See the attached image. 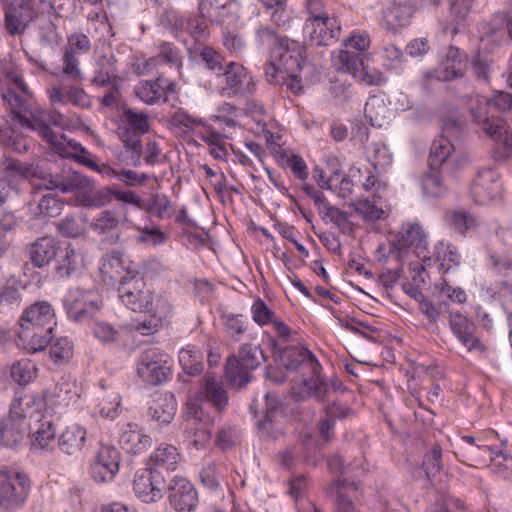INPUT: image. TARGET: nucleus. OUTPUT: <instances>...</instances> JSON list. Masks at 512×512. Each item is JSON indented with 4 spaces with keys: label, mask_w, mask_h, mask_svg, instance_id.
<instances>
[{
    "label": "nucleus",
    "mask_w": 512,
    "mask_h": 512,
    "mask_svg": "<svg viewBox=\"0 0 512 512\" xmlns=\"http://www.w3.org/2000/svg\"><path fill=\"white\" fill-rule=\"evenodd\" d=\"M28 325L55 327V312L51 304L46 301H39L30 305L20 318V327Z\"/></svg>",
    "instance_id": "obj_33"
},
{
    "label": "nucleus",
    "mask_w": 512,
    "mask_h": 512,
    "mask_svg": "<svg viewBox=\"0 0 512 512\" xmlns=\"http://www.w3.org/2000/svg\"><path fill=\"white\" fill-rule=\"evenodd\" d=\"M219 76L223 77V85L218 89V93L222 97H247L256 90V83L252 75L241 63L234 61L227 63Z\"/></svg>",
    "instance_id": "obj_6"
},
{
    "label": "nucleus",
    "mask_w": 512,
    "mask_h": 512,
    "mask_svg": "<svg viewBox=\"0 0 512 512\" xmlns=\"http://www.w3.org/2000/svg\"><path fill=\"white\" fill-rule=\"evenodd\" d=\"M200 59L205 63L207 69L213 71L218 76L225 69L224 59L216 50L205 46L199 52Z\"/></svg>",
    "instance_id": "obj_63"
},
{
    "label": "nucleus",
    "mask_w": 512,
    "mask_h": 512,
    "mask_svg": "<svg viewBox=\"0 0 512 512\" xmlns=\"http://www.w3.org/2000/svg\"><path fill=\"white\" fill-rule=\"evenodd\" d=\"M149 130L150 118L146 112L123 107L117 133L124 147L136 155L138 160L142 152L141 136Z\"/></svg>",
    "instance_id": "obj_3"
},
{
    "label": "nucleus",
    "mask_w": 512,
    "mask_h": 512,
    "mask_svg": "<svg viewBox=\"0 0 512 512\" xmlns=\"http://www.w3.org/2000/svg\"><path fill=\"white\" fill-rule=\"evenodd\" d=\"M168 500L176 512H193L198 504V492L193 484L183 477H174L167 487Z\"/></svg>",
    "instance_id": "obj_16"
},
{
    "label": "nucleus",
    "mask_w": 512,
    "mask_h": 512,
    "mask_svg": "<svg viewBox=\"0 0 512 512\" xmlns=\"http://www.w3.org/2000/svg\"><path fill=\"white\" fill-rule=\"evenodd\" d=\"M116 62L117 60L113 55H103L99 57L91 82L99 87H106L110 84L117 83L119 77Z\"/></svg>",
    "instance_id": "obj_36"
},
{
    "label": "nucleus",
    "mask_w": 512,
    "mask_h": 512,
    "mask_svg": "<svg viewBox=\"0 0 512 512\" xmlns=\"http://www.w3.org/2000/svg\"><path fill=\"white\" fill-rule=\"evenodd\" d=\"M180 461L177 448L170 444L159 446L149 457L147 467L164 479L170 472L176 470Z\"/></svg>",
    "instance_id": "obj_28"
},
{
    "label": "nucleus",
    "mask_w": 512,
    "mask_h": 512,
    "mask_svg": "<svg viewBox=\"0 0 512 512\" xmlns=\"http://www.w3.org/2000/svg\"><path fill=\"white\" fill-rule=\"evenodd\" d=\"M91 293L80 289L71 290L64 299V307L69 318L76 322H83L84 306L87 299L92 298Z\"/></svg>",
    "instance_id": "obj_38"
},
{
    "label": "nucleus",
    "mask_w": 512,
    "mask_h": 512,
    "mask_svg": "<svg viewBox=\"0 0 512 512\" xmlns=\"http://www.w3.org/2000/svg\"><path fill=\"white\" fill-rule=\"evenodd\" d=\"M118 443L127 453L141 454L152 444L150 436L142 433L136 424H126L119 434Z\"/></svg>",
    "instance_id": "obj_30"
},
{
    "label": "nucleus",
    "mask_w": 512,
    "mask_h": 512,
    "mask_svg": "<svg viewBox=\"0 0 512 512\" xmlns=\"http://www.w3.org/2000/svg\"><path fill=\"white\" fill-rule=\"evenodd\" d=\"M86 429L77 424L68 425L58 437V447L61 452L67 455H75L79 453L86 443Z\"/></svg>",
    "instance_id": "obj_34"
},
{
    "label": "nucleus",
    "mask_w": 512,
    "mask_h": 512,
    "mask_svg": "<svg viewBox=\"0 0 512 512\" xmlns=\"http://www.w3.org/2000/svg\"><path fill=\"white\" fill-rule=\"evenodd\" d=\"M166 487V479L148 467L138 470L134 475L133 491L144 503H154L162 499Z\"/></svg>",
    "instance_id": "obj_12"
},
{
    "label": "nucleus",
    "mask_w": 512,
    "mask_h": 512,
    "mask_svg": "<svg viewBox=\"0 0 512 512\" xmlns=\"http://www.w3.org/2000/svg\"><path fill=\"white\" fill-rule=\"evenodd\" d=\"M179 363L183 371L190 376H197L203 372V354L194 346H187L179 352Z\"/></svg>",
    "instance_id": "obj_39"
},
{
    "label": "nucleus",
    "mask_w": 512,
    "mask_h": 512,
    "mask_svg": "<svg viewBox=\"0 0 512 512\" xmlns=\"http://www.w3.org/2000/svg\"><path fill=\"white\" fill-rule=\"evenodd\" d=\"M427 246V234L422 226L416 222L403 224L398 234L397 242L393 244V247L398 250V257L401 256L400 252L406 248H414L418 255H420L427 250Z\"/></svg>",
    "instance_id": "obj_27"
},
{
    "label": "nucleus",
    "mask_w": 512,
    "mask_h": 512,
    "mask_svg": "<svg viewBox=\"0 0 512 512\" xmlns=\"http://www.w3.org/2000/svg\"><path fill=\"white\" fill-rule=\"evenodd\" d=\"M414 15L413 6L407 1H388L382 10V22L390 32L397 33L410 25Z\"/></svg>",
    "instance_id": "obj_21"
},
{
    "label": "nucleus",
    "mask_w": 512,
    "mask_h": 512,
    "mask_svg": "<svg viewBox=\"0 0 512 512\" xmlns=\"http://www.w3.org/2000/svg\"><path fill=\"white\" fill-rule=\"evenodd\" d=\"M93 186L94 182L89 177L76 171H69L63 174L49 175L46 189H59L63 193H87L92 190Z\"/></svg>",
    "instance_id": "obj_24"
},
{
    "label": "nucleus",
    "mask_w": 512,
    "mask_h": 512,
    "mask_svg": "<svg viewBox=\"0 0 512 512\" xmlns=\"http://www.w3.org/2000/svg\"><path fill=\"white\" fill-rule=\"evenodd\" d=\"M26 426L5 418L0 419V444L7 447L18 445L24 436Z\"/></svg>",
    "instance_id": "obj_43"
},
{
    "label": "nucleus",
    "mask_w": 512,
    "mask_h": 512,
    "mask_svg": "<svg viewBox=\"0 0 512 512\" xmlns=\"http://www.w3.org/2000/svg\"><path fill=\"white\" fill-rule=\"evenodd\" d=\"M449 325L452 333L469 350L485 352L486 346L476 336V326L460 312L449 313Z\"/></svg>",
    "instance_id": "obj_20"
},
{
    "label": "nucleus",
    "mask_w": 512,
    "mask_h": 512,
    "mask_svg": "<svg viewBox=\"0 0 512 512\" xmlns=\"http://www.w3.org/2000/svg\"><path fill=\"white\" fill-rule=\"evenodd\" d=\"M120 223L118 214L113 210H103L95 216L90 224L97 234H107L115 230Z\"/></svg>",
    "instance_id": "obj_53"
},
{
    "label": "nucleus",
    "mask_w": 512,
    "mask_h": 512,
    "mask_svg": "<svg viewBox=\"0 0 512 512\" xmlns=\"http://www.w3.org/2000/svg\"><path fill=\"white\" fill-rule=\"evenodd\" d=\"M80 392L81 388L76 380L70 375H65L56 383L49 400L54 405L69 406L77 402Z\"/></svg>",
    "instance_id": "obj_35"
},
{
    "label": "nucleus",
    "mask_w": 512,
    "mask_h": 512,
    "mask_svg": "<svg viewBox=\"0 0 512 512\" xmlns=\"http://www.w3.org/2000/svg\"><path fill=\"white\" fill-rule=\"evenodd\" d=\"M383 65L391 71L402 69L403 52L394 44H386L382 51Z\"/></svg>",
    "instance_id": "obj_62"
},
{
    "label": "nucleus",
    "mask_w": 512,
    "mask_h": 512,
    "mask_svg": "<svg viewBox=\"0 0 512 512\" xmlns=\"http://www.w3.org/2000/svg\"><path fill=\"white\" fill-rule=\"evenodd\" d=\"M80 256L72 248H66L65 254L58 261L57 274L61 277L70 276L79 265Z\"/></svg>",
    "instance_id": "obj_64"
},
{
    "label": "nucleus",
    "mask_w": 512,
    "mask_h": 512,
    "mask_svg": "<svg viewBox=\"0 0 512 512\" xmlns=\"http://www.w3.org/2000/svg\"><path fill=\"white\" fill-rule=\"evenodd\" d=\"M73 343L67 337H60L50 347V357L56 364H63L73 356Z\"/></svg>",
    "instance_id": "obj_57"
},
{
    "label": "nucleus",
    "mask_w": 512,
    "mask_h": 512,
    "mask_svg": "<svg viewBox=\"0 0 512 512\" xmlns=\"http://www.w3.org/2000/svg\"><path fill=\"white\" fill-rule=\"evenodd\" d=\"M468 69V55L456 46H449L434 70L435 77L444 82L464 77Z\"/></svg>",
    "instance_id": "obj_14"
},
{
    "label": "nucleus",
    "mask_w": 512,
    "mask_h": 512,
    "mask_svg": "<svg viewBox=\"0 0 512 512\" xmlns=\"http://www.w3.org/2000/svg\"><path fill=\"white\" fill-rule=\"evenodd\" d=\"M464 122L455 119H448L444 122L442 135L435 139L431 145L428 164L431 169H442L446 174H452L460 165L459 153L456 151L451 139L463 130Z\"/></svg>",
    "instance_id": "obj_2"
},
{
    "label": "nucleus",
    "mask_w": 512,
    "mask_h": 512,
    "mask_svg": "<svg viewBox=\"0 0 512 512\" xmlns=\"http://www.w3.org/2000/svg\"><path fill=\"white\" fill-rule=\"evenodd\" d=\"M137 373L146 383L158 385L167 379L169 367L165 361L157 358L156 352L148 351L142 354Z\"/></svg>",
    "instance_id": "obj_25"
},
{
    "label": "nucleus",
    "mask_w": 512,
    "mask_h": 512,
    "mask_svg": "<svg viewBox=\"0 0 512 512\" xmlns=\"http://www.w3.org/2000/svg\"><path fill=\"white\" fill-rule=\"evenodd\" d=\"M101 274L105 278H109L113 282H118L119 286L123 284L126 277L130 278L133 274H138L137 271L130 267H125L123 254L120 251H112L102 257V264L100 267Z\"/></svg>",
    "instance_id": "obj_31"
},
{
    "label": "nucleus",
    "mask_w": 512,
    "mask_h": 512,
    "mask_svg": "<svg viewBox=\"0 0 512 512\" xmlns=\"http://www.w3.org/2000/svg\"><path fill=\"white\" fill-rule=\"evenodd\" d=\"M143 210L154 215L158 219H170L175 214V209L165 194H152L147 201H144Z\"/></svg>",
    "instance_id": "obj_40"
},
{
    "label": "nucleus",
    "mask_w": 512,
    "mask_h": 512,
    "mask_svg": "<svg viewBox=\"0 0 512 512\" xmlns=\"http://www.w3.org/2000/svg\"><path fill=\"white\" fill-rule=\"evenodd\" d=\"M177 401L173 393H154L148 403V416L160 424L167 425L173 420Z\"/></svg>",
    "instance_id": "obj_26"
},
{
    "label": "nucleus",
    "mask_w": 512,
    "mask_h": 512,
    "mask_svg": "<svg viewBox=\"0 0 512 512\" xmlns=\"http://www.w3.org/2000/svg\"><path fill=\"white\" fill-rule=\"evenodd\" d=\"M493 135H487L495 142L493 157L498 161H504L512 157V132H510L503 121L501 131H492Z\"/></svg>",
    "instance_id": "obj_42"
},
{
    "label": "nucleus",
    "mask_w": 512,
    "mask_h": 512,
    "mask_svg": "<svg viewBox=\"0 0 512 512\" xmlns=\"http://www.w3.org/2000/svg\"><path fill=\"white\" fill-rule=\"evenodd\" d=\"M31 481L18 470H0V509L15 511L21 508L30 492Z\"/></svg>",
    "instance_id": "obj_5"
},
{
    "label": "nucleus",
    "mask_w": 512,
    "mask_h": 512,
    "mask_svg": "<svg viewBox=\"0 0 512 512\" xmlns=\"http://www.w3.org/2000/svg\"><path fill=\"white\" fill-rule=\"evenodd\" d=\"M493 71V61L480 53L472 61V72L475 79L481 83L490 82Z\"/></svg>",
    "instance_id": "obj_59"
},
{
    "label": "nucleus",
    "mask_w": 512,
    "mask_h": 512,
    "mask_svg": "<svg viewBox=\"0 0 512 512\" xmlns=\"http://www.w3.org/2000/svg\"><path fill=\"white\" fill-rule=\"evenodd\" d=\"M369 47L370 37L367 32H353L344 41V49L334 58V66L340 72L356 71L363 64Z\"/></svg>",
    "instance_id": "obj_8"
},
{
    "label": "nucleus",
    "mask_w": 512,
    "mask_h": 512,
    "mask_svg": "<svg viewBox=\"0 0 512 512\" xmlns=\"http://www.w3.org/2000/svg\"><path fill=\"white\" fill-rule=\"evenodd\" d=\"M56 430L51 420H44L34 431L32 446L39 449H48L55 441Z\"/></svg>",
    "instance_id": "obj_56"
},
{
    "label": "nucleus",
    "mask_w": 512,
    "mask_h": 512,
    "mask_svg": "<svg viewBox=\"0 0 512 512\" xmlns=\"http://www.w3.org/2000/svg\"><path fill=\"white\" fill-rule=\"evenodd\" d=\"M136 230L139 234L135 237V241L139 244L159 246L168 240V235L158 225L137 226Z\"/></svg>",
    "instance_id": "obj_52"
},
{
    "label": "nucleus",
    "mask_w": 512,
    "mask_h": 512,
    "mask_svg": "<svg viewBox=\"0 0 512 512\" xmlns=\"http://www.w3.org/2000/svg\"><path fill=\"white\" fill-rule=\"evenodd\" d=\"M136 96L147 105H156L168 101V94L175 93L176 84L159 76L155 80H143L135 86Z\"/></svg>",
    "instance_id": "obj_18"
},
{
    "label": "nucleus",
    "mask_w": 512,
    "mask_h": 512,
    "mask_svg": "<svg viewBox=\"0 0 512 512\" xmlns=\"http://www.w3.org/2000/svg\"><path fill=\"white\" fill-rule=\"evenodd\" d=\"M336 500L335 509L336 512H358L352 500L347 497V492L358 490L356 482H349L347 480L336 481Z\"/></svg>",
    "instance_id": "obj_46"
},
{
    "label": "nucleus",
    "mask_w": 512,
    "mask_h": 512,
    "mask_svg": "<svg viewBox=\"0 0 512 512\" xmlns=\"http://www.w3.org/2000/svg\"><path fill=\"white\" fill-rule=\"evenodd\" d=\"M304 52L305 47L300 42L283 37L279 39L278 45L272 48V57L287 73H298L305 65Z\"/></svg>",
    "instance_id": "obj_13"
},
{
    "label": "nucleus",
    "mask_w": 512,
    "mask_h": 512,
    "mask_svg": "<svg viewBox=\"0 0 512 512\" xmlns=\"http://www.w3.org/2000/svg\"><path fill=\"white\" fill-rule=\"evenodd\" d=\"M63 116L56 110H44L36 105L19 123L22 127L36 131L47 144L58 136L51 126L62 127Z\"/></svg>",
    "instance_id": "obj_11"
},
{
    "label": "nucleus",
    "mask_w": 512,
    "mask_h": 512,
    "mask_svg": "<svg viewBox=\"0 0 512 512\" xmlns=\"http://www.w3.org/2000/svg\"><path fill=\"white\" fill-rule=\"evenodd\" d=\"M236 0H200L199 12L203 19L212 24L223 25L237 18Z\"/></svg>",
    "instance_id": "obj_23"
},
{
    "label": "nucleus",
    "mask_w": 512,
    "mask_h": 512,
    "mask_svg": "<svg viewBox=\"0 0 512 512\" xmlns=\"http://www.w3.org/2000/svg\"><path fill=\"white\" fill-rule=\"evenodd\" d=\"M0 141L19 154L28 152L31 146L26 136L10 126L0 129Z\"/></svg>",
    "instance_id": "obj_47"
},
{
    "label": "nucleus",
    "mask_w": 512,
    "mask_h": 512,
    "mask_svg": "<svg viewBox=\"0 0 512 512\" xmlns=\"http://www.w3.org/2000/svg\"><path fill=\"white\" fill-rule=\"evenodd\" d=\"M266 360L260 345L243 344L239 349L238 357L227 360L226 375L230 383L238 388L246 386L250 380V371L256 369Z\"/></svg>",
    "instance_id": "obj_4"
},
{
    "label": "nucleus",
    "mask_w": 512,
    "mask_h": 512,
    "mask_svg": "<svg viewBox=\"0 0 512 512\" xmlns=\"http://www.w3.org/2000/svg\"><path fill=\"white\" fill-rule=\"evenodd\" d=\"M118 292L122 303L133 312H152L155 308L153 293L146 287L139 273L126 277Z\"/></svg>",
    "instance_id": "obj_9"
},
{
    "label": "nucleus",
    "mask_w": 512,
    "mask_h": 512,
    "mask_svg": "<svg viewBox=\"0 0 512 512\" xmlns=\"http://www.w3.org/2000/svg\"><path fill=\"white\" fill-rule=\"evenodd\" d=\"M269 343L282 366L289 370H301L304 374L307 371L310 374V377L304 376L302 379L303 391H296V388L293 387V397L297 401L306 397H312L318 401L326 400L331 390L330 386L320 377L322 367L315 355L304 346L281 348L273 337L270 338Z\"/></svg>",
    "instance_id": "obj_1"
},
{
    "label": "nucleus",
    "mask_w": 512,
    "mask_h": 512,
    "mask_svg": "<svg viewBox=\"0 0 512 512\" xmlns=\"http://www.w3.org/2000/svg\"><path fill=\"white\" fill-rule=\"evenodd\" d=\"M304 9L308 17L305 20L304 30L308 31L314 23L328 15L322 0H306Z\"/></svg>",
    "instance_id": "obj_61"
},
{
    "label": "nucleus",
    "mask_w": 512,
    "mask_h": 512,
    "mask_svg": "<svg viewBox=\"0 0 512 512\" xmlns=\"http://www.w3.org/2000/svg\"><path fill=\"white\" fill-rule=\"evenodd\" d=\"M472 200L479 205H488L501 200L503 184L500 173L492 167L478 170L470 185Z\"/></svg>",
    "instance_id": "obj_7"
},
{
    "label": "nucleus",
    "mask_w": 512,
    "mask_h": 512,
    "mask_svg": "<svg viewBox=\"0 0 512 512\" xmlns=\"http://www.w3.org/2000/svg\"><path fill=\"white\" fill-rule=\"evenodd\" d=\"M441 297L454 303L463 304L467 300L466 292L461 287H455L449 284L445 278H441L435 285Z\"/></svg>",
    "instance_id": "obj_60"
},
{
    "label": "nucleus",
    "mask_w": 512,
    "mask_h": 512,
    "mask_svg": "<svg viewBox=\"0 0 512 512\" xmlns=\"http://www.w3.org/2000/svg\"><path fill=\"white\" fill-rule=\"evenodd\" d=\"M205 133L199 135L200 139L204 141L210 147V154L215 159L223 160L227 156V149L222 135L215 131L212 126H204Z\"/></svg>",
    "instance_id": "obj_49"
},
{
    "label": "nucleus",
    "mask_w": 512,
    "mask_h": 512,
    "mask_svg": "<svg viewBox=\"0 0 512 512\" xmlns=\"http://www.w3.org/2000/svg\"><path fill=\"white\" fill-rule=\"evenodd\" d=\"M319 215L325 222L333 223L342 234L350 235L353 232V224L349 214L330 203L324 206Z\"/></svg>",
    "instance_id": "obj_41"
},
{
    "label": "nucleus",
    "mask_w": 512,
    "mask_h": 512,
    "mask_svg": "<svg viewBox=\"0 0 512 512\" xmlns=\"http://www.w3.org/2000/svg\"><path fill=\"white\" fill-rule=\"evenodd\" d=\"M54 327L28 325L17 331L18 346L30 354L44 350L52 340Z\"/></svg>",
    "instance_id": "obj_19"
},
{
    "label": "nucleus",
    "mask_w": 512,
    "mask_h": 512,
    "mask_svg": "<svg viewBox=\"0 0 512 512\" xmlns=\"http://www.w3.org/2000/svg\"><path fill=\"white\" fill-rule=\"evenodd\" d=\"M224 331L233 341L238 342L248 330V322L242 314H225L222 316Z\"/></svg>",
    "instance_id": "obj_51"
},
{
    "label": "nucleus",
    "mask_w": 512,
    "mask_h": 512,
    "mask_svg": "<svg viewBox=\"0 0 512 512\" xmlns=\"http://www.w3.org/2000/svg\"><path fill=\"white\" fill-rule=\"evenodd\" d=\"M493 108L490 98L476 95L469 100V112L475 125L486 135H493L496 131L503 129V119L492 112Z\"/></svg>",
    "instance_id": "obj_15"
},
{
    "label": "nucleus",
    "mask_w": 512,
    "mask_h": 512,
    "mask_svg": "<svg viewBox=\"0 0 512 512\" xmlns=\"http://www.w3.org/2000/svg\"><path fill=\"white\" fill-rule=\"evenodd\" d=\"M307 32L312 43L317 46H327L340 37L341 23L337 17L327 15L311 25Z\"/></svg>",
    "instance_id": "obj_29"
},
{
    "label": "nucleus",
    "mask_w": 512,
    "mask_h": 512,
    "mask_svg": "<svg viewBox=\"0 0 512 512\" xmlns=\"http://www.w3.org/2000/svg\"><path fill=\"white\" fill-rule=\"evenodd\" d=\"M45 406L46 397L44 394L26 395L12 402L7 418L23 425H25L24 422L28 418H35L36 421H39Z\"/></svg>",
    "instance_id": "obj_22"
},
{
    "label": "nucleus",
    "mask_w": 512,
    "mask_h": 512,
    "mask_svg": "<svg viewBox=\"0 0 512 512\" xmlns=\"http://www.w3.org/2000/svg\"><path fill=\"white\" fill-rule=\"evenodd\" d=\"M51 148L60 156L64 158H70L75 153L88 154V150L83 147L79 142L74 139H67L65 135H59L56 137V141L53 139L48 143Z\"/></svg>",
    "instance_id": "obj_54"
},
{
    "label": "nucleus",
    "mask_w": 512,
    "mask_h": 512,
    "mask_svg": "<svg viewBox=\"0 0 512 512\" xmlns=\"http://www.w3.org/2000/svg\"><path fill=\"white\" fill-rule=\"evenodd\" d=\"M2 98L19 123L37 105L33 92L19 75L10 77V85L2 92Z\"/></svg>",
    "instance_id": "obj_10"
},
{
    "label": "nucleus",
    "mask_w": 512,
    "mask_h": 512,
    "mask_svg": "<svg viewBox=\"0 0 512 512\" xmlns=\"http://www.w3.org/2000/svg\"><path fill=\"white\" fill-rule=\"evenodd\" d=\"M495 436L500 440V446L484 445L478 448L487 451L491 461L501 458L506 463V468L512 469V451L509 449L508 440L500 438L497 432H495Z\"/></svg>",
    "instance_id": "obj_58"
},
{
    "label": "nucleus",
    "mask_w": 512,
    "mask_h": 512,
    "mask_svg": "<svg viewBox=\"0 0 512 512\" xmlns=\"http://www.w3.org/2000/svg\"><path fill=\"white\" fill-rule=\"evenodd\" d=\"M446 174L442 169H431L422 178V188L429 197H441L445 194L446 188L442 181V175Z\"/></svg>",
    "instance_id": "obj_50"
},
{
    "label": "nucleus",
    "mask_w": 512,
    "mask_h": 512,
    "mask_svg": "<svg viewBox=\"0 0 512 512\" xmlns=\"http://www.w3.org/2000/svg\"><path fill=\"white\" fill-rule=\"evenodd\" d=\"M356 214L365 221L372 222L385 219L386 213L379 205L378 200L374 197L370 199H359L351 204Z\"/></svg>",
    "instance_id": "obj_44"
},
{
    "label": "nucleus",
    "mask_w": 512,
    "mask_h": 512,
    "mask_svg": "<svg viewBox=\"0 0 512 512\" xmlns=\"http://www.w3.org/2000/svg\"><path fill=\"white\" fill-rule=\"evenodd\" d=\"M29 254L33 264L42 267L57 255V242L53 237L44 236L32 244Z\"/></svg>",
    "instance_id": "obj_37"
},
{
    "label": "nucleus",
    "mask_w": 512,
    "mask_h": 512,
    "mask_svg": "<svg viewBox=\"0 0 512 512\" xmlns=\"http://www.w3.org/2000/svg\"><path fill=\"white\" fill-rule=\"evenodd\" d=\"M434 257L440 262V270L443 273H448L454 266H459L460 264V255L457 250L444 243H440L436 247Z\"/></svg>",
    "instance_id": "obj_55"
},
{
    "label": "nucleus",
    "mask_w": 512,
    "mask_h": 512,
    "mask_svg": "<svg viewBox=\"0 0 512 512\" xmlns=\"http://www.w3.org/2000/svg\"><path fill=\"white\" fill-rule=\"evenodd\" d=\"M170 312V305L163 300H157L155 308H153L151 318L149 320L139 323L136 327L142 334H151L158 330L162 326L163 318H166Z\"/></svg>",
    "instance_id": "obj_45"
},
{
    "label": "nucleus",
    "mask_w": 512,
    "mask_h": 512,
    "mask_svg": "<svg viewBox=\"0 0 512 512\" xmlns=\"http://www.w3.org/2000/svg\"><path fill=\"white\" fill-rule=\"evenodd\" d=\"M169 124L172 128L179 129L182 133L191 132L199 126H206V122L202 118L190 115L182 108L171 114Z\"/></svg>",
    "instance_id": "obj_48"
},
{
    "label": "nucleus",
    "mask_w": 512,
    "mask_h": 512,
    "mask_svg": "<svg viewBox=\"0 0 512 512\" xmlns=\"http://www.w3.org/2000/svg\"><path fill=\"white\" fill-rule=\"evenodd\" d=\"M198 394L199 398L211 403L219 412L228 406V393L223 383L213 375H205Z\"/></svg>",
    "instance_id": "obj_32"
},
{
    "label": "nucleus",
    "mask_w": 512,
    "mask_h": 512,
    "mask_svg": "<svg viewBox=\"0 0 512 512\" xmlns=\"http://www.w3.org/2000/svg\"><path fill=\"white\" fill-rule=\"evenodd\" d=\"M34 17V9L29 3L24 0H13L7 3L4 9L5 29L11 36L20 35Z\"/></svg>",
    "instance_id": "obj_17"
}]
</instances>
